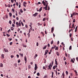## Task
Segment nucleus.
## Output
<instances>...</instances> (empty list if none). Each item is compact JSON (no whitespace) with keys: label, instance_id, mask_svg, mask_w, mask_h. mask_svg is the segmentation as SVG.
<instances>
[{"label":"nucleus","instance_id":"1","mask_svg":"<svg viewBox=\"0 0 78 78\" xmlns=\"http://www.w3.org/2000/svg\"><path fill=\"white\" fill-rule=\"evenodd\" d=\"M37 64H35V67H34V70H37Z\"/></svg>","mask_w":78,"mask_h":78},{"label":"nucleus","instance_id":"2","mask_svg":"<svg viewBox=\"0 0 78 78\" xmlns=\"http://www.w3.org/2000/svg\"><path fill=\"white\" fill-rule=\"evenodd\" d=\"M48 52V50H46V51H45V52L44 54V56H45V55H47V54Z\"/></svg>","mask_w":78,"mask_h":78},{"label":"nucleus","instance_id":"3","mask_svg":"<svg viewBox=\"0 0 78 78\" xmlns=\"http://www.w3.org/2000/svg\"><path fill=\"white\" fill-rule=\"evenodd\" d=\"M51 66V63L49 64V65L48 66V68H49V69H50V70H51V67H50V66Z\"/></svg>","mask_w":78,"mask_h":78},{"label":"nucleus","instance_id":"4","mask_svg":"<svg viewBox=\"0 0 78 78\" xmlns=\"http://www.w3.org/2000/svg\"><path fill=\"white\" fill-rule=\"evenodd\" d=\"M37 14H38V13L37 12H36L33 15V16H34V17H36V16Z\"/></svg>","mask_w":78,"mask_h":78},{"label":"nucleus","instance_id":"5","mask_svg":"<svg viewBox=\"0 0 78 78\" xmlns=\"http://www.w3.org/2000/svg\"><path fill=\"white\" fill-rule=\"evenodd\" d=\"M53 31H54V27H52L51 28V33H53Z\"/></svg>","mask_w":78,"mask_h":78},{"label":"nucleus","instance_id":"6","mask_svg":"<svg viewBox=\"0 0 78 78\" xmlns=\"http://www.w3.org/2000/svg\"><path fill=\"white\" fill-rule=\"evenodd\" d=\"M42 3L44 6H45L46 3H45V2H44V1H42Z\"/></svg>","mask_w":78,"mask_h":78},{"label":"nucleus","instance_id":"7","mask_svg":"<svg viewBox=\"0 0 78 78\" xmlns=\"http://www.w3.org/2000/svg\"><path fill=\"white\" fill-rule=\"evenodd\" d=\"M4 50L5 52H8V50L7 49H6L5 48H4Z\"/></svg>","mask_w":78,"mask_h":78},{"label":"nucleus","instance_id":"8","mask_svg":"<svg viewBox=\"0 0 78 78\" xmlns=\"http://www.w3.org/2000/svg\"><path fill=\"white\" fill-rule=\"evenodd\" d=\"M24 58V60L25 61V62H27V57H26V56H25Z\"/></svg>","mask_w":78,"mask_h":78},{"label":"nucleus","instance_id":"9","mask_svg":"<svg viewBox=\"0 0 78 78\" xmlns=\"http://www.w3.org/2000/svg\"><path fill=\"white\" fill-rule=\"evenodd\" d=\"M20 21H21V20H20V21L19 22V23H18V25L20 26H20H21V23H20Z\"/></svg>","mask_w":78,"mask_h":78},{"label":"nucleus","instance_id":"10","mask_svg":"<svg viewBox=\"0 0 78 78\" xmlns=\"http://www.w3.org/2000/svg\"><path fill=\"white\" fill-rule=\"evenodd\" d=\"M56 55H57V56H59V53L58 52H56Z\"/></svg>","mask_w":78,"mask_h":78},{"label":"nucleus","instance_id":"11","mask_svg":"<svg viewBox=\"0 0 78 78\" xmlns=\"http://www.w3.org/2000/svg\"><path fill=\"white\" fill-rule=\"evenodd\" d=\"M55 64H56V65H58V63H57V61H56V58L55 59Z\"/></svg>","mask_w":78,"mask_h":78},{"label":"nucleus","instance_id":"12","mask_svg":"<svg viewBox=\"0 0 78 78\" xmlns=\"http://www.w3.org/2000/svg\"><path fill=\"white\" fill-rule=\"evenodd\" d=\"M19 55H20L21 56H22V57H23V53L21 54L20 53Z\"/></svg>","mask_w":78,"mask_h":78},{"label":"nucleus","instance_id":"13","mask_svg":"<svg viewBox=\"0 0 78 78\" xmlns=\"http://www.w3.org/2000/svg\"><path fill=\"white\" fill-rule=\"evenodd\" d=\"M47 47V45H46V46H45L43 48V49L44 50H45V49Z\"/></svg>","mask_w":78,"mask_h":78},{"label":"nucleus","instance_id":"14","mask_svg":"<svg viewBox=\"0 0 78 78\" xmlns=\"http://www.w3.org/2000/svg\"><path fill=\"white\" fill-rule=\"evenodd\" d=\"M42 7L40 8L39 10V12H40L42 11Z\"/></svg>","mask_w":78,"mask_h":78},{"label":"nucleus","instance_id":"15","mask_svg":"<svg viewBox=\"0 0 78 78\" xmlns=\"http://www.w3.org/2000/svg\"><path fill=\"white\" fill-rule=\"evenodd\" d=\"M18 22H16V27L18 28L19 27V25H18Z\"/></svg>","mask_w":78,"mask_h":78},{"label":"nucleus","instance_id":"16","mask_svg":"<svg viewBox=\"0 0 78 78\" xmlns=\"http://www.w3.org/2000/svg\"><path fill=\"white\" fill-rule=\"evenodd\" d=\"M22 45L23 47L26 48L27 47V45H26L25 44H23Z\"/></svg>","mask_w":78,"mask_h":78},{"label":"nucleus","instance_id":"17","mask_svg":"<svg viewBox=\"0 0 78 78\" xmlns=\"http://www.w3.org/2000/svg\"><path fill=\"white\" fill-rule=\"evenodd\" d=\"M4 56H5V55L3 54H2L1 55V56L2 57V58H3V59L4 58H5V57H4Z\"/></svg>","mask_w":78,"mask_h":78},{"label":"nucleus","instance_id":"18","mask_svg":"<svg viewBox=\"0 0 78 78\" xmlns=\"http://www.w3.org/2000/svg\"><path fill=\"white\" fill-rule=\"evenodd\" d=\"M78 28V26H76V28H75V32H76V31H77V29Z\"/></svg>","mask_w":78,"mask_h":78},{"label":"nucleus","instance_id":"19","mask_svg":"<svg viewBox=\"0 0 78 78\" xmlns=\"http://www.w3.org/2000/svg\"><path fill=\"white\" fill-rule=\"evenodd\" d=\"M3 64H2V63H1L0 64V66L1 67H3Z\"/></svg>","mask_w":78,"mask_h":78},{"label":"nucleus","instance_id":"20","mask_svg":"<svg viewBox=\"0 0 78 78\" xmlns=\"http://www.w3.org/2000/svg\"><path fill=\"white\" fill-rule=\"evenodd\" d=\"M28 67L29 68V69H30L31 68V65H28Z\"/></svg>","mask_w":78,"mask_h":78},{"label":"nucleus","instance_id":"21","mask_svg":"<svg viewBox=\"0 0 78 78\" xmlns=\"http://www.w3.org/2000/svg\"><path fill=\"white\" fill-rule=\"evenodd\" d=\"M32 30L33 27H31L30 28V29L29 30H30V31H32Z\"/></svg>","mask_w":78,"mask_h":78},{"label":"nucleus","instance_id":"22","mask_svg":"<svg viewBox=\"0 0 78 78\" xmlns=\"http://www.w3.org/2000/svg\"><path fill=\"white\" fill-rule=\"evenodd\" d=\"M11 30H12V31H13V30H14V27H11Z\"/></svg>","mask_w":78,"mask_h":78},{"label":"nucleus","instance_id":"23","mask_svg":"<svg viewBox=\"0 0 78 78\" xmlns=\"http://www.w3.org/2000/svg\"><path fill=\"white\" fill-rule=\"evenodd\" d=\"M62 76L63 77L65 76V74H64V73H62Z\"/></svg>","mask_w":78,"mask_h":78},{"label":"nucleus","instance_id":"24","mask_svg":"<svg viewBox=\"0 0 78 78\" xmlns=\"http://www.w3.org/2000/svg\"><path fill=\"white\" fill-rule=\"evenodd\" d=\"M9 15L10 17H11V16H12V13L11 12H10L9 13Z\"/></svg>","mask_w":78,"mask_h":78},{"label":"nucleus","instance_id":"25","mask_svg":"<svg viewBox=\"0 0 78 78\" xmlns=\"http://www.w3.org/2000/svg\"><path fill=\"white\" fill-rule=\"evenodd\" d=\"M55 50H58V47L57 46L55 49Z\"/></svg>","mask_w":78,"mask_h":78},{"label":"nucleus","instance_id":"26","mask_svg":"<svg viewBox=\"0 0 78 78\" xmlns=\"http://www.w3.org/2000/svg\"><path fill=\"white\" fill-rule=\"evenodd\" d=\"M41 34H42L43 37H44V34L43 32H41Z\"/></svg>","mask_w":78,"mask_h":78},{"label":"nucleus","instance_id":"27","mask_svg":"<svg viewBox=\"0 0 78 78\" xmlns=\"http://www.w3.org/2000/svg\"><path fill=\"white\" fill-rule=\"evenodd\" d=\"M54 74V73H53V72H52V78H53V75Z\"/></svg>","mask_w":78,"mask_h":78},{"label":"nucleus","instance_id":"28","mask_svg":"<svg viewBox=\"0 0 78 78\" xmlns=\"http://www.w3.org/2000/svg\"><path fill=\"white\" fill-rule=\"evenodd\" d=\"M20 12H21V13H22V12H23V11L22 10V9H20Z\"/></svg>","mask_w":78,"mask_h":78},{"label":"nucleus","instance_id":"29","mask_svg":"<svg viewBox=\"0 0 78 78\" xmlns=\"http://www.w3.org/2000/svg\"><path fill=\"white\" fill-rule=\"evenodd\" d=\"M74 72L76 73V75H77V72L76 71V70H75Z\"/></svg>","mask_w":78,"mask_h":78},{"label":"nucleus","instance_id":"30","mask_svg":"<svg viewBox=\"0 0 78 78\" xmlns=\"http://www.w3.org/2000/svg\"><path fill=\"white\" fill-rule=\"evenodd\" d=\"M44 9H45V10H46V11H47V7H44Z\"/></svg>","mask_w":78,"mask_h":78},{"label":"nucleus","instance_id":"31","mask_svg":"<svg viewBox=\"0 0 78 78\" xmlns=\"http://www.w3.org/2000/svg\"><path fill=\"white\" fill-rule=\"evenodd\" d=\"M16 5L17 6H19V3L18 2H16Z\"/></svg>","mask_w":78,"mask_h":78},{"label":"nucleus","instance_id":"32","mask_svg":"<svg viewBox=\"0 0 78 78\" xmlns=\"http://www.w3.org/2000/svg\"><path fill=\"white\" fill-rule=\"evenodd\" d=\"M69 50H72V46H70L69 48Z\"/></svg>","mask_w":78,"mask_h":78},{"label":"nucleus","instance_id":"33","mask_svg":"<svg viewBox=\"0 0 78 78\" xmlns=\"http://www.w3.org/2000/svg\"><path fill=\"white\" fill-rule=\"evenodd\" d=\"M9 23L11 24V23H12V22H11V20H10L9 21Z\"/></svg>","mask_w":78,"mask_h":78},{"label":"nucleus","instance_id":"34","mask_svg":"<svg viewBox=\"0 0 78 78\" xmlns=\"http://www.w3.org/2000/svg\"><path fill=\"white\" fill-rule=\"evenodd\" d=\"M12 11L13 12H15V10H14V9H12Z\"/></svg>","mask_w":78,"mask_h":78},{"label":"nucleus","instance_id":"35","mask_svg":"<svg viewBox=\"0 0 78 78\" xmlns=\"http://www.w3.org/2000/svg\"><path fill=\"white\" fill-rule=\"evenodd\" d=\"M53 41H52L51 42V45H52V44H53Z\"/></svg>","mask_w":78,"mask_h":78},{"label":"nucleus","instance_id":"36","mask_svg":"<svg viewBox=\"0 0 78 78\" xmlns=\"http://www.w3.org/2000/svg\"><path fill=\"white\" fill-rule=\"evenodd\" d=\"M37 76H40V74L39 73H37Z\"/></svg>","mask_w":78,"mask_h":78},{"label":"nucleus","instance_id":"37","mask_svg":"<svg viewBox=\"0 0 78 78\" xmlns=\"http://www.w3.org/2000/svg\"><path fill=\"white\" fill-rule=\"evenodd\" d=\"M37 46H38L39 45V43L38 42H37V44H36Z\"/></svg>","mask_w":78,"mask_h":78},{"label":"nucleus","instance_id":"38","mask_svg":"<svg viewBox=\"0 0 78 78\" xmlns=\"http://www.w3.org/2000/svg\"><path fill=\"white\" fill-rule=\"evenodd\" d=\"M63 58V60H64V61H66V57H64Z\"/></svg>","mask_w":78,"mask_h":78},{"label":"nucleus","instance_id":"39","mask_svg":"<svg viewBox=\"0 0 78 78\" xmlns=\"http://www.w3.org/2000/svg\"><path fill=\"white\" fill-rule=\"evenodd\" d=\"M73 23H75V19H74L73 20Z\"/></svg>","mask_w":78,"mask_h":78},{"label":"nucleus","instance_id":"40","mask_svg":"<svg viewBox=\"0 0 78 78\" xmlns=\"http://www.w3.org/2000/svg\"><path fill=\"white\" fill-rule=\"evenodd\" d=\"M66 75H68V74L69 73H68V71H66Z\"/></svg>","mask_w":78,"mask_h":78},{"label":"nucleus","instance_id":"41","mask_svg":"<svg viewBox=\"0 0 78 78\" xmlns=\"http://www.w3.org/2000/svg\"><path fill=\"white\" fill-rule=\"evenodd\" d=\"M71 61L73 63H74V61L73 60V59L71 60Z\"/></svg>","mask_w":78,"mask_h":78},{"label":"nucleus","instance_id":"42","mask_svg":"<svg viewBox=\"0 0 78 78\" xmlns=\"http://www.w3.org/2000/svg\"><path fill=\"white\" fill-rule=\"evenodd\" d=\"M65 54L66 56V57H67L68 56L67 54V53H66V52L65 53Z\"/></svg>","mask_w":78,"mask_h":78},{"label":"nucleus","instance_id":"43","mask_svg":"<svg viewBox=\"0 0 78 78\" xmlns=\"http://www.w3.org/2000/svg\"><path fill=\"white\" fill-rule=\"evenodd\" d=\"M45 18H44L43 19V21H45Z\"/></svg>","mask_w":78,"mask_h":78},{"label":"nucleus","instance_id":"44","mask_svg":"<svg viewBox=\"0 0 78 78\" xmlns=\"http://www.w3.org/2000/svg\"><path fill=\"white\" fill-rule=\"evenodd\" d=\"M48 47L49 48L50 46V44H48Z\"/></svg>","mask_w":78,"mask_h":78},{"label":"nucleus","instance_id":"45","mask_svg":"<svg viewBox=\"0 0 78 78\" xmlns=\"http://www.w3.org/2000/svg\"><path fill=\"white\" fill-rule=\"evenodd\" d=\"M8 33H9V31H10V32H11V30L9 29L8 30Z\"/></svg>","mask_w":78,"mask_h":78},{"label":"nucleus","instance_id":"46","mask_svg":"<svg viewBox=\"0 0 78 78\" xmlns=\"http://www.w3.org/2000/svg\"><path fill=\"white\" fill-rule=\"evenodd\" d=\"M23 4H24L25 5H27V3H26V2H23Z\"/></svg>","mask_w":78,"mask_h":78},{"label":"nucleus","instance_id":"47","mask_svg":"<svg viewBox=\"0 0 78 78\" xmlns=\"http://www.w3.org/2000/svg\"><path fill=\"white\" fill-rule=\"evenodd\" d=\"M16 56H17V58H19V55H16Z\"/></svg>","mask_w":78,"mask_h":78},{"label":"nucleus","instance_id":"48","mask_svg":"<svg viewBox=\"0 0 78 78\" xmlns=\"http://www.w3.org/2000/svg\"><path fill=\"white\" fill-rule=\"evenodd\" d=\"M73 27H74V23H73L72 25V28H73Z\"/></svg>","mask_w":78,"mask_h":78},{"label":"nucleus","instance_id":"49","mask_svg":"<svg viewBox=\"0 0 78 78\" xmlns=\"http://www.w3.org/2000/svg\"><path fill=\"white\" fill-rule=\"evenodd\" d=\"M55 73H56V75H58V72H57V70H56L55 71Z\"/></svg>","mask_w":78,"mask_h":78},{"label":"nucleus","instance_id":"50","mask_svg":"<svg viewBox=\"0 0 78 78\" xmlns=\"http://www.w3.org/2000/svg\"><path fill=\"white\" fill-rule=\"evenodd\" d=\"M69 35L70 37H72V34H70Z\"/></svg>","mask_w":78,"mask_h":78},{"label":"nucleus","instance_id":"51","mask_svg":"<svg viewBox=\"0 0 78 78\" xmlns=\"http://www.w3.org/2000/svg\"><path fill=\"white\" fill-rule=\"evenodd\" d=\"M48 4H47L46 5H45V7L46 8H47V7H48Z\"/></svg>","mask_w":78,"mask_h":78},{"label":"nucleus","instance_id":"52","mask_svg":"<svg viewBox=\"0 0 78 78\" xmlns=\"http://www.w3.org/2000/svg\"><path fill=\"white\" fill-rule=\"evenodd\" d=\"M43 69H45V70H46V69H45V66H43Z\"/></svg>","mask_w":78,"mask_h":78},{"label":"nucleus","instance_id":"53","mask_svg":"<svg viewBox=\"0 0 78 78\" xmlns=\"http://www.w3.org/2000/svg\"><path fill=\"white\" fill-rule=\"evenodd\" d=\"M12 26L13 27H15V25H14V24H12Z\"/></svg>","mask_w":78,"mask_h":78},{"label":"nucleus","instance_id":"54","mask_svg":"<svg viewBox=\"0 0 78 78\" xmlns=\"http://www.w3.org/2000/svg\"><path fill=\"white\" fill-rule=\"evenodd\" d=\"M6 36H8V37H9L10 35H9L8 34H6Z\"/></svg>","mask_w":78,"mask_h":78},{"label":"nucleus","instance_id":"55","mask_svg":"<svg viewBox=\"0 0 78 78\" xmlns=\"http://www.w3.org/2000/svg\"><path fill=\"white\" fill-rule=\"evenodd\" d=\"M11 57L12 58H14V55H11Z\"/></svg>","mask_w":78,"mask_h":78},{"label":"nucleus","instance_id":"56","mask_svg":"<svg viewBox=\"0 0 78 78\" xmlns=\"http://www.w3.org/2000/svg\"><path fill=\"white\" fill-rule=\"evenodd\" d=\"M20 60H19L18 61V63H20Z\"/></svg>","mask_w":78,"mask_h":78},{"label":"nucleus","instance_id":"57","mask_svg":"<svg viewBox=\"0 0 78 78\" xmlns=\"http://www.w3.org/2000/svg\"><path fill=\"white\" fill-rule=\"evenodd\" d=\"M12 42H11L10 43V45H12Z\"/></svg>","mask_w":78,"mask_h":78},{"label":"nucleus","instance_id":"58","mask_svg":"<svg viewBox=\"0 0 78 78\" xmlns=\"http://www.w3.org/2000/svg\"><path fill=\"white\" fill-rule=\"evenodd\" d=\"M11 3H14V1L13 0H11Z\"/></svg>","mask_w":78,"mask_h":78},{"label":"nucleus","instance_id":"59","mask_svg":"<svg viewBox=\"0 0 78 78\" xmlns=\"http://www.w3.org/2000/svg\"><path fill=\"white\" fill-rule=\"evenodd\" d=\"M16 19H17V20H19V17H17Z\"/></svg>","mask_w":78,"mask_h":78},{"label":"nucleus","instance_id":"60","mask_svg":"<svg viewBox=\"0 0 78 78\" xmlns=\"http://www.w3.org/2000/svg\"><path fill=\"white\" fill-rule=\"evenodd\" d=\"M25 27H26V28H27L28 27V26L27 25V24L25 25Z\"/></svg>","mask_w":78,"mask_h":78},{"label":"nucleus","instance_id":"61","mask_svg":"<svg viewBox=\"0 0 78 78\" xmlns=\"http://www.w3.org/2000/svg\"><path fill=\"white\" fill-rule=\"evenodd\" d=\"M55 66H54L53 68V69H55Z\"/></svg>","mask_w":78,"mask_h":78},{"label":"nucleus","instance_id":"62","mask_svg":"<svg viewBox=\"0 0 78 78\" xmlns=\"http://www.w3.org/2000/svg\"><path fill=\"white\" fill-rule=\"evenodd\" d=\"M23 5L24 6V7H26V5H25V4H23Z\"/></svg>","mask_w":78,"mask_h":78},{"label":"nucleus","instance_id":"63","mask_svg":"<svg viewBox=\"0 0 78 78\" xmlns=\"http://www.w3.org/2000/svg\"><path fill=\"white\" fill-rule=\"evenodd\" d=\"M47 76H44V78H46V77H47Z\"/></svg>","mask_w":78,"mask_h":78},{"label":"nucleus","instance_id":"64","mask_svg":"<svg viewBox=\"0 0 78 78\" xmlns=\"http://www.w3.org/2000/svg\"><path fill=\"white\" fill-rule=\"evenodd\" d=\"M21 24L22 25V26H23V23H22V22H21Z\"/></svg>","mask_w":78,"mask_h":78}]
</instances>
